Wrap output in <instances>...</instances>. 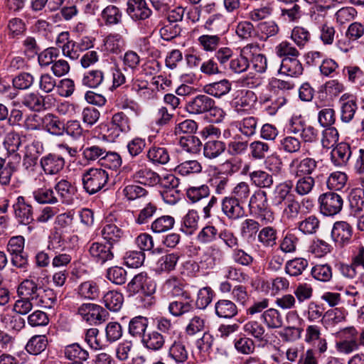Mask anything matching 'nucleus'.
Instances as JSON below:
<instances>
[{"label":"nucleus","instance_id":"1","mask_svg":"<svg viewBox=\"0 0 364 364\" xmlns=\"http://www.w3.org/2000/svg\"><path fill=\"white\" fill-rule=\"evenodd\" d=\"M203 26L208 31L216 33L199 36L198 45L206 52L215 51L220 43L221 35L227 30L225 20L221 15H213L205 21Z\"/></svg>","mask_w":364,"mask_h":364},{"label":"nucleus","instance_id":"2","mask_svg":"<svg viewBox=\"0 0 364 364\" xmlns=\"http://www.w3.org/2000/svg\"><path fill=\"white\" fill-rule=\"evenodd\" d=\"M127 290L131 294L142 292L147 302L144 306L149 307L154 303V298L151 295L156 291V284L154 281L148 276L146 272H141L135 275L127 284Z\"/></svg>","mask_w":364,"mask_h":364},{"label":"nucleus","instance_id":"3","mask_svg":"<svg viewBox=\"0 0 364 364\" xmlns=\"http://www.w3.org/2000/svg\"><path fill=\"white\" fill-rule=\"evenodd\" d=\"M109 180L108 173L102 168H90L82 176L83 188L92 195L102 190Z\"/></svg>","mask_w":364,"mask_h":364},{"label":"nucleus","instance_id":"4","mask_svg":"<svg viewBox=\"0 0 364 364\" xmlns=\"http://www.w3.org/2000/svg\"><path fill=\"white\" fill-rule=\"evenodd\" d=\"M87 252L90 260L100 266L109 264L115 257L114 246L102 242L88 244Z\"/></svg>","mask_w":364,"mask_h":364},{"label":"nucleus","instance_id":"5","mask_svg":"<svg viewBox=\"0 0 364 364\" xmlns=\"http://www.w3.org/2000/svg\"><path fill=\"white\" fill-rule=\"evenodd\" d=\"M358 332L353 326L343 328L336 333V337L341 341L336 342V350L341 354L348 355L359 349L358 341Z\"/></svg>","mask_w":364,"mask_h":364},{"label":"nucleus","instance_id":"6","mask_svg":"<svg viewBox=\"0 0 364 364\" xmlns=\"http://www.w3.org/2000/svg\"><path fill=\"white\" fill-rule=\"evenodd\" d=\"M77 314L90 325H100L104 323L109 316L108 312L103 307L92 303L80 305L77 309Z\"/></svg>","mask_w":364,"mask_h":364},{"label":"nucleus","instance_id":"7","mask_svg":"<svg viewBox=\"0 0 364 364\" xmlns=\"http://www.w3.org/2000/svg\"><path fill=\"white\" fill-rule=\"evenodd\" d=\"M249 205L251 209L257 211L260 220L264 224L270 223L274 220L272 213L269 210L267 194L263 191H257L250 197Z\"/></svg>","mask_w":364,"mask_h":364},{"label":"nucleus","instance_id":"8","mask_svg":"<svg viewBox=\"0 0 364 364\" xmlns=\"http://www.w3.org/2000/svg\"><path fill=\"white\" fill-rule=\"evenodd\" d=\"M321 213L326 216H333L341 212L343 200L341 195L335 192H327L318 197Z\"/></svg>","mask_w":364,"mask_h":364},{"label":"nucleus","instance_id":"9","mask_svg":"<svg viewBox=\"0 0 364 364\" xmlns=\"http://www.w3.org/2000/svg\"><path fill=\"white\" fill-rule=\"evenodd\" d=\"M127 6V14L134 22L140 23L152 15L146 0H128Z\"/></svg>","mask_w":364,"mask_h":364},{"label":"nucleus","instance_id":"10","mask_svg":"<svg viewBox=\"0 0 364 364\" xmlns=\"http://www.w3.org/2000/svg\"><path fill=\"white\" fill-rule=\"evenodd\" d=\"M215 102L207 95H198L188 101L186 110L191 114H203L215 108Z\"/></svg>","mask_w":364,"mask_h":364},{"label":"nucleus","instance_id":"11","mask_svg":"<svg viewBox=\"0 0 364 364\" xmlns=\"http://www.w3.org/2000/svg\"><path fill=\"white\" fill-rule=\"evenodd\" d=\"M15 218L21 225H28L33 221V207L23 196H18L13 204Z\"/></svg>","mask_w":364,"mask_h":364},{"label":"nucleus","instance_id":"12","mask_svg":"<svg viewBox=\"0 0 364 364\" xmlns=\"http://www.w3.org/2000/svg\"><path fill=\"white\" fill-rule=\"evenodd\" d=\"M44 147L42 141L34 139L24 148L23 166L28 169L33 167L38 161L40 155L43 152Z\"/></svg>","mask_w":364,"mask_h":364},{"label":"nucleus","instance_id":"13","mask_svg":"<svg viewBox=\"0 0 364 364\" xmlns=\"http://www.w3.org/2000/svg\"><path fill=\"white\" fill-rule=\"evenodd\" d=\"M221 209L223 214L229 219L235 220L242 218L245 211L242 203L232 196L225 197L221 202Z\"/></svg>","mask_w":364,"mask_h":364},{"label":"nucleus","instance_id":"14","mask_svg":"<svg viewBox=\"0 0 364 364\" xmlns=\"http://www.w3.org/2000/svg\"><path fill=\"white\" fill-rule=\"evenodd\" d=\"M353 235V228L346 221H337L333 224L331 230L333 240L339 245L343 246L349 243Z\"/></svg>","mask_w":364,"mask_h":364},{"label":"nucleus","instance_id":"15","mask_svg":"<svg viewBox=\"0 0 364 364\" xmlns=\"http://www.w3.org/2000/svg\"><path fill=\"white\" fill-rule=\"evenodd\" d=\"M318 161L314 158L306 157L301 160L295 159L291 161L289 167L292 168L295 166V176H310L316 171L318 167Z\"/></svg>","mask_w":364,"mask_h":364},{"label":"nucleus","instance_id":"16","mask_svg":"<svg viewBox=\"0 0 364 364\" xmlns=\"http://www.w3.org/2000/svg\"><path fill=\"white\" fill-rule=\"evenodd\" d=\"M41 166L46 174H56L65 166V159L56 154H48L41 159Z\"/></svg>","mask_w":364,"mask_h":364},{"label":"nucleus","instance_id":"17","mask_svg":"<svg viewBox=\"0 0 364 364\" xmlns=\"http://www.w3.org/2000/svg\"><path fill=\"white\" fill-rule=\"evenodd\" d=\"M126 41L119 33H109L103 40V50L108 54L119 55L124 49Z\"/></svg>","mask_w":364,"mask_h":364},{"label":"nucleus","instance_id":"18","mask_svg":"<svg viewBox=\"0 0 364 364\" xmlns=\"http://www.w3.org/2000/svg\"><path fill=\"white\" fill-rule=\"evenodd\" d=\"M304 67L298 58H285L281 61L279 73L291 77H298L302 75Z\"/></svg>","mask_w":364,"mask_h":364},{"label":"nucleus","instance_id":"19","mask_svg":"<svg viewBox=\"0 0 364 364\" xmlns=\"http://www.w3.org/2000/svg\"><path fill=\"white\" fill-rule=\"evenodd\" d=\"M350 146L347 143H340L331 152V161L336 167L347 164L351 156Z\"/></svg>","mask_w":364,"mask_h":364},{"label":"nucleus","instance_id":"20","mask_svg":"<svg viewBox=\"0 0 364 364\" xmlns=\"http://www.w3.org/2000/svg\"><path fill=\"white\" fill-rule=\"evenodd\" d=\"M188 351L180 340H174L168 346L167 356L176 364L185 363L188 359Z\"/></svg>","mask_w":364,"mask_h":364},{"label":"nucleus","instance_id":"21","mask_svg":"<svg viewBox=\"0 0 364 364\" xmlns=\"http://www.w3.org/2000/svg\"><path fill=\"white\" fill-rule=\"evenodd\" d=\"M293 186L291 181H287L277 185L272 193V204L279 207L282 205L284 201H287L291 197H294L291 194Z\"/></svg>","mask_w":364,"mask_h":364},{"label":"nucleus","instance_id":"22","mask_svg":"<svg viewBox=\"0 0 364 364\" xmlns=\"http://www.w3.org/2000/svg\"><path fill=\"white\" fill-rule=\"evenodd\" d=\"M133 178L137 183L148 186H154L161 181L159 175L146 166L137 170L134 173Z\"/></svg>","mask_w":364,"mask_h":364},{"label":"nucleus","instance_id":"23","mask_svg":"<svg viewBox=\"0 0 364 364\" xmlns=\"http://www.w3.org/2000/svg\"><path fill=\"white\" fill-rule=\"evenodd\" d=\"M168 312L175 317H180L193 310L191 295L188 298L180 297L168 304Z\"/></svg>","mask_w":364,"mask_h":364},{"label":"nucleus","instance_id":"24","mask_svg":"<svg viewBox=\"0 0 364 364\" xmlns=\"http://www.w3.org/2000/svg\"><path fill=\"white\" fill-rule=\"evenodd\" d=\"M232 89V83L227 79H223L218 82H214L205 85L203 87V92L207 95H211L220 98L228 93Z\"/></svg>","mask_w":364,"mask_h":364},{"label":"nucleus","instance_id":"25","mask_svg":"<svg viewBox=\"0 0 364 364\" xmlns=\"http://www.w3.org/2000/svg\"><path fill=\"white\" fill-rule=\"evenodd\" d=\"M347 313L343 309L335 308L328 310L321 318L322 323L326 328L336 326L346 320Z\"/></svg>","mask_w":364,"mask_h":364},{"label":"nucleus","instance_id":"26","mask_svg":"<svg viewBox=\"0 0 364 364\" xmlns=\"http://www.w3.org/2000/svg\"><path fill=\"white\" fill-rule=\"evenodd\" d=\"M257 95L251 90H242L240 95L235 98L233 105L238 112L249 110L257 101Z\"/></svg>","mask_w":364,"mask_h":364},{"label":"nucleus","instance_id":"27","mask_svg":"<svg viewBox=\"0 0 364 364\" xmlns=\"http://www.w3.org/2000/svg\"><path fill=\"white\" fill-rule=\"evenodd\" d=\"M260 228L259 222L254 219L247 218L244 220L240 226V236L247 242H253L258 235Z\"/></svg>","mask_w":364,"mask_h":364},{"label":"nucleus","instance_id":"28","mask_svg":"<svg viewBox=\"0 0 364 364\" xmlns=\"http://www.w3.org/2000/svg\"><path fill=\"white\" fill-rule=\"evenodd\" d=\"M141 343L146 348L152 351H159L165 344V338L160 332L152 331L144 335Z\"/></svg>","mask_w":364,"mask_h":364},{"label":"nucleus","instance_id":"29","mask_svg":"<svg viewBox=\"0 0 364 364\" xmlns=\"http://www.w3.org/2000/svg\"><path fill=\"white\" fill-rule=\"evenodd\" d=\"M226 150V144L220 140L209 139L203 145V156L208 159H215Z\"/></svg>","mask_w":364,"mask_h":364},{"label":"nucleus","instance_id":"30","mask_svg":"<svg viewBox=\"0 0 364 364\" xmlns=\"http://www.w3.org/2000/svg\"><path fill=\"white\" fill-rule=\"evenodd\" d=\"M261 321L269 329L279 328L283 326V318L280 312L275 309H266L260 316Z\"/></svg>","mask_w":364,"mask_h":364},{"label":"nucleus","instance_id":"31","mask_svg":"<svg viewBox=\"0 0 364 364\" xmlns=\"http://www.w3.org/2000/svg\"><path fill=\"white\" fill-rule=\"evenodd\" d=\"M149 161L154 165H165L170 160V154L165 147L159 146H151L146 154Z\"/></svg>","mask_w":364,"mask_h":364},{"label":"nucleus","instance_id":"32","mask_svg":"<svg viewBox=\"0 0 364 364\" xmlns=\"http://www.w3.org/2000/svg\"><path fill=\"white\" fill-rule=\"evenodd\" d=\"M215 314L223 318H232L237 314L236 304L228 299L218 300L215 304Z\"/></svg>","mask_w":364,"mask_h":364},{"label":"nucleus","instance_id":"33","mask_svg":"<svg viewBox=\"0 0 364 364\" xmlns=\"http://www.w3.org/2000/svg\"><path fill=\"white\" fill-rule=\"evenodd\" d=\"M40 287L31 279H24L17 289V294L19 297L29 299L33 301L38 299Z\"/></svg>","mask_w":364,"mask_h":364},{"label":"nucleus","instance_id":"34","mask_svg":"<svg viewBox=\"0 0 364 364\" xmlns=\"http://www.w3.org/2000/svg\"><path fill=\"white\" fill-rule=\"evenodd\" d=\"M277 230L274 227L265 226L258 232L257 240L264 247H274L277 245Z\"/></svg>","mask_w":364,"mask_h":364},{"label":"nucleus","instance_id":"35","mask_svg":"<svg viewBox=\"0 0 364 364\" xmlns=\"http://www.w3.org/2000/svg\"><path fill=\"white\" fill-rule=\"evenodd\" d=\"M48 343L46 335H35L28 341L25 350L31 355H37L46 350Z\"/></svg>","mask_w":364,"mask_h":364},{"label":"nucleus","instance_id":"36","mask_svg":"<svg viewBox=\"0 0 364 364\" xmlns=\"http://www.w3.org/2000/svg\"><path fill=\"white\" fill-rule=\"evenodd\" d=\"M111 124L117 132L127 134L132 130V121L129 116L124 112H118L114 114L111 119Z\"/></svg>","mask_w":364,"mask_h":364},{"label":"nucleus","instance_id":"37","mask_svg":"<svg viewBox=\"0 0 364 364\" xmlns=\"http://www.w3.org/2000/svg\"><path fill=\"white\" fill-rule=\"evenodd\" d=\"M43 127L53 135L61 136L64 133V123L53 114H46L43 117Z\"/></svg>","mask_w":364,"mask_h":364},{"label":"nucleus","instance_id":"38","mask_svg":"<svg viewBox=\"0 0 364 364\" xmlns=\"http://www.w3.org/2000/svg\"><path fill=\"white\" fill-rule=\"evenodd\" d=\"M179 258L180 255L178 252H171L161 256L156 262L157 270L166 273L173 271Z\"/></svg>","mask_w":364,"mask_h":364},{"label":"nucleus","instance_id":"39","mask_svg":"<svg viewBox=\"0 0 364 364\" xmlns=\"http://www.w3.org/2000/svg\"><path fill=\"white\" fill-rule=\"evenodd\" d=\"M308 266L307 259L303 257H295L286 262L284 271L290 277H298L302 274Z\"/></svg>","mask_w":364,"mask_h":364},{"label":"nucleus","instance_id":"40","mask_svg":"<svg viewBox=\"0 0 364 364\" xmlns=\"http://www.w3.org/2000/svg\"><path fill=\"white\" fill-rule=\"evenodd\" d=\"M131 89L143 100H147L154 97V90L149 87L148 81L141 77H136L132 79Z\"/></svg>","mask_w":364,"mask_h":364},{"label":"nucleus","instance_id":"41","mask_svg":"<svg viewBox=\"0 0 364 364\" xmlns=\"http://www.w3.org/2000/svg\"><path fill=\"white\" fill-rule=\"evenodd\" d=\"M249 177L252 183L258 188H269L274 183L272 176L262 170L250 172Z\"/></svg>","mask_w":364,"mask_h":364},{"label":"nucleus","instance_id":"42","mask_svg":"<svg viewBox=\"0 0 364 364\" xmlns=\"http://www.w3.org/2000/svg\"><path fill=\"white\" fill-rule=\"evenodd\" d=\"M65 357L75 362L85 361L89 358V353L82 348L78 343H73L65 347L64 350Z\"/></svg>","mask_w":364,"mask_h":364},{"label":"nucleus","instance_id":"43","mask_svg":"<svg viewBox=\"0 0 364 364\" xmlns=\"http://www.w3.org/2000/svg\"><path fill=\"white\" fill-rule=\"evenodd\" d=\"M243 331L257 341L266 340V331L263 325L257 321H249L243 325Z\"/></svg>","mask_w":364,"mask_h":364},{"label":"nucleus","instance_id":"44","mask_svg":"<svg viewBox=\"0 0 364 364\" xmlns=\"http://www.w3.org/2000/svg\"><path fill=\"white\" fill-rule=\"evenodd\" d=\"M92 47V42L90 40H87V45L84 46L82 43H76L72 40L67 44L63 46L62 50L64 56L69 58L71 60H76L80 56V53Z\"/></svg>","mask_w":364,"mask_h":364},{"label":"nucleus","instance_id":"45","mask_svg":"<svg viewBox=\"0 0 364 364\" xmlns=\"http://www.w3.org/2000/svg\"><path fill=\"white\" fill-rule=\"evenodd\" d=\"M149 321L146 317L135 316L129 323V333L134 337L143 338L148 327Z\"/></svg>","mask_w":364,"mask_h":364},{"label":"nucleus","instance_id":"46","mask_svg":"<svg viewBox=\"0 0 364 364\" xmlns=\"http://www.w3.org/2000/svg\"><path fill=\"white\" fill-rule=\"evenodd\" d=\"M164 291L168 296L179 299L180 297L188 298L190 293L183 289L179 281L176 278H171L165 282L163 287Z\"/></svg>","mask_w":364,"mask_h":364},{"label":"nucleus","instance_id":"47","mask_svg":"<svg viewBox=\"0 0 364 364\" xmlns=\"http://www.w3.org/2000/svg\"><path fill=\"white\" fill-rule=\"evenodd\" d=\"M294 187L295 193L300 196H306L311 193L315 186V178L310 176H298Z\"/></svg>","mask_w":364,"mask_h":364},{"label":"nucleus","instance_id":"48","mask_svg":"<svg viewBox=\"0 0 364 364\" xmlns=\"http://www.w3.org/2000/svg\"><path fill=\"white\" fill-rule=\"evenodd\" d=\"M103 303L112 311H119L123 305L124 296L117 291H109L103 296Z\"/></svg>","mask_w":364,"mask_h":364},{"label":"nucleus","instance_id":"49","mask_svg":"<svg viewBox=\"0 0 364 364\" xmlns=\"http://www.w3.org/2000/svg\"><path fill=\"white\" fill-rule=\"evenodd\" d=\"M101 235L107 244L114 246L122 237L123 231L114 224H107L102 228Z\"/></svg>","mask_w":364,"mask_h":364},{"label":"nucleus","instance_id":"50","mask_svg":"<svg viewBox=\"0 0 364 364\" xmlns=\"http://www.w3.org/2000/svg\"><path fill=\"white\" fill-rule=\"evenodd\" d=\"M77 294L83 299L95 300L99 296L100 289L95 282L86 281L78 286Z\"/></svg>","mask_w":364,"mask_h":364},{"label":"nucleus","instance_id":"51","mask_svg":"<svg viewBox=\"0 0 364 364\" xmlns=\"http://www.w3.org/2000/svg\"><path fill=\"white\" fill-rule=\"evenodd\" d=\"M45 99L38 92L26 94L22 99V104L29 109L39 112L44 108Z\"/></svg>","mask_w":364,"mask_h":364},{"label":"nucleus","instance_id":"52","mask_svg":"<svg viewBox=\"0 0 364 364\" xmlns=\"http://www.w3.org/2000/svg\"><path fill=\"white\" fill-rule=\"evenodd\" d=\"M104 79V73L101 70H90L84 73L82 84L90 88H97Z\"/></svg>","mask_w":364,"mask_h":364},{"label":"nucleus","instance_id":"53","mask_svg":"<svg viewBox=\"0 0 364 364\" xmlns=\"http://www.w3.org/2000/svg\"><path fill=\"white\" fill-rule=\"evenodd\" d=\"M198 219L196 210H189L182 219L181 230L186 235H191L198 228Z\"/></svg>","mask_w":364,"mask_h":364},{"label":"nucleus","instance_id":"54","mask_svg":"<svg viewBox=\"0 0 364 364\" xmlns=\"http://www.w3.org/2000/svg\"><path fill=\"white\" fill-rule=\"evenodd\" d=\"M311 274L316 280L328 282L333 277L332 268L328 264H317L311 268Z\"/></svg>","mask_w":364,"mask_h":364},{"label":"nucleus","instance_id":"55","mask_svg":"<svg viewBox=\"0 0 364 364\" xmlns=\"http://www.w3.org/2000/svg\"><path fill=\"white\" fill-rule=\"evenodd\" d=\"M175 219L171 215H162L155 219L151 225V230L155 233H162L172 229Z\"/></svg>","mask_w":364,"mask_h":364},{"label":"nucleus","instance_id":"56","mask_svg":"<svg viewBox=\"0 0 364 364\" xmlns=\"http://www.w3.org/2000/svg\"><path fill=\"white\" fill-rule=\"evenodd\" d=\"M58 196L61 198L62 202L70 203L73 200V196L75 193V188L68 181L62 179L55 186Z\"/></svg>","mask_w":364,"mask_h":364},{"label":"nucleus","instance_id":"57","mask_svg":"<svg viewBox=\"0 0 364 364\" xmlns=\"http://www.w3.org/2000/svg\"><path fill=\"white\" fill-rule=\"evenodd\" d=\"M175 171L181 176H186L200 173L202 166L197 160H188L179 164L175 168Z\"/></svg>","mask_w":364,"mask_h":364},{"label":"nucleus","instance_id":"58","mask_svg":"<svg viewBox=\"0 0 364 364\" xmlns=\"http://www.w3.org/2000/svg\"><path fill=\"white\" fill-rule=\"evenodd\" d=\"M301 141L296 137L286 136L279 140V148L287 154H296L300 151Z\"/></svg>","mask_w":364,"mask_h":364},{"label":"nucleus","instance_id":"59","mask_svg":"<svg viewBox=\"0 0 364 364\" xmlns=\"http://www.w3.org/2000/svg\"><path fill=\"white\" fill-rule=\"evenodd\" d=\"M348 200L352 212L358 213L362 211L364 208V190L353 189L349 194Z\"/></svg>","mask_w":364,"mask_h":364},{"label":"nucleus","instance_id":"60","mask_svg":"<svg viewBox=\"0 0 364 364\" xmlns=\"http://www.w3.org/2000/svg\"><path fill=\"white\" fill-rule=\"evenodd\" d=\"M236 127L242 134L248 137L252 136L256 133L257 119L254 117H245L237 122Z\"/></svg>","mask_w":364,"mask_h":364},{"label":"nucleus","instance_id":"61","mask_svg":"<svg viewBox=\"0 0 364 364\" xmlns=\"http://www.w3.org/2000/svg\"><path fill=\"white\" fill-rule=\"evenodd\" d=\"M26 25L20 18H13L8 21L7 30L10 38H15L23 36L26 32Z\"/></svg>","mask_w":364,"mask_h":364},{"label":"nucleus","instance_id":"62","mask_svg":"<svg viewBox=\"0 0 364 364\" xmlns=\"http://www.w3.org/2000/svg\"><path fill=\"white\" fill-rule=\"evenodd\" d=\"M38 305L46 308L50 309L54 306L57 302V296L55 292L51 289H46L38 291V299L36 300Z\"/></svg>","mask_w":364,"mask_h":364},{"label":"nucleus","instance_id":"63","mask_svg":"<svg viewBox=\"0 0 364 364\" xmlns=\"http://www.w3.org/2000/svg\"><path fill=\"white\" fill-rule=\"evenodd\" d=\"M299 238L291 232H287L279 243V250L284 253H294L296 250Z\"/></svg>","mask_w":364,"mask_h":364},{"label":"nucleus","instance_id":"64","mask_svg":"<svg viewBox=\"0 0 364 364\" xmlns=\"http://www.w3.org/2000/svg\"><path fill=\"white\" fill-rule=\"evenodd\" d=\"M291 39L300 49H302L309 42L311 34L306 28L296 26L291 31Z\"/></svg>","mask_w":364,"mask_h":364}]
</instances>
